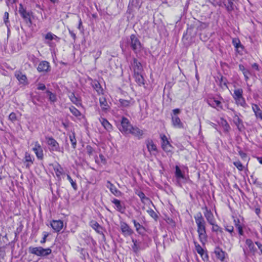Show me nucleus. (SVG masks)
Returning <instances> with one entry per match:
<instances>
[{"label":"nucleus","instance_id":"393cba45","mask_svg":"<svg viewBox=\"0 0 262 262\" xmlns=\"http://www.w3.org/2000/svg\"><path fill=\"white\" fill-rule=\"evenodd\" d=\"M133 222L135 227L136 228V231L140 234H144L145 232V228L135 220H133Z\"/></svg>","mask_w":262,"mask_h":262},{"label":"nucleus","instance_id":"864d4df0","mask_svg":"<svg viewBox=\"0 0 262 262\" xmlns=\"http://www.w3.org/2000/svg\"><path fill=\"white\" fill-rule=\"evenodd\" d=\"M255 245L257 246L258 250H259V255H262V243L259 242H256L255 243Z\"/></svg>","mask_w":262,"mask_h":262},{"label":"nucleus","instance_id":"bb28decb","mask_svg":"<svg viewBox=\"0 0 262 262\" xmlns=\"http://www.w3.org/2000/svg\"><path fill=\"white\" fill-rule=\"evenodd\" d=\"M53 169L54 172L56 174V177L58 179H60V176L62 174L63 172V169L62 167L61 166L60 164L57 163V164L55 165L53 167Z\"/></svg>","mask_w":262,"mask_h":262},{"label":"nucleus","instance_id":"0eeeda50","mask_svg":"<svg viewBox=\"0 0 262 262\" xmlns=\"http://www.w3.org/2000/svg\"><path fill=\"white\" fill-rule=\"evenodd\" d=\"M133 126L130 124L128 119L125 117H122L119 130L124 134H128Z\"/></svg>","mask_w":262,"mask_h":262},{"label":"nucleus","instance_id":"9d476101","mask_svg":"<svg viewBox=\"0 0 262 262\" xmlns=\"http://www.w3.org/2000/svg\"><path fill=\"white\" fill-rule=\"evenodd\" d=\"M18 12L26 22H31L30 12L27 11L21 4H19Z\"/></svg>","mask_w":262,"mask_h":262},{"label":"nucleus","instance_id":"8fccbe9b","mask_svg":"<svg viewBox=\"0 0 262 262\" xmlns=\"http://www.w3.org/2000/svg\"><path fill=\"white\" fill-rule=\"evenodd\" d=\"M239 70L242 72L243 75L251 74V73L249 71V70L246 69L243 64L239 65Z\"/></svg>","mask_w":262,"mask_h":262},{"label":"nucleus","instance_id":"20e7f679","mask_svg":"<svg viewBox=\"0 0 262 262\" xmlns=\"http://www.w3.org/2000/svg\"><path fill=\"white\" fill-rule=\"evenodd\" d=\"M45 139L50 151L63 152V149L60 147L59 143L53 137L46 136Z\"/></svg>","mask_w":262,"mask_h":262},{"label":"nucleus","instance_id":"7ed1b4c3","mask_svg":"<svg viewBox=\"0 0 262 262\" xmlns=\"http://www.w3.org/2000/svg\"><path fill=\"white\" fill-rule=\"evenodd\" d=\"M127 44L136 54L140 52L142 49L140 41L135 34H132L129 36V38L127 41Z\"/></svg>","mask_w":262,"mask_h":262},{"label":"nucleus","instance_id":"412c9836","mask_svg":"<svg viewBox=\"0 0 262 262\" xmlns=\"http://www.w3.org/2000/svg\"><path fill=\"white\" fill-rule=\"evenodd\" d=\"M232 43L234 47L235 48L236 51L237 52L239 53L244 50V47L243 45L241 44V41L238 38H233L232 40Z\"/></svg>","mask_w":262,"mask_h":262},{"label":"nucleus","instance_id":"6e6552de","mask_svg":"<svg viewBox=\"0 0 262 262\" xmlns=\"http://www.w3.org/2000/svg\"><path fill=\"white\" fill-rule=\"evenodd\" d=\"M160 136L162 149L167 153H171L172 146L168 140L167 137L165 135H161Z\"/></svg>","mask_w":262,"mask_h":262},{"label":"nucleus","instance_id":"e433bc0d","mask_svg":"<svg viewBox=\"0 0 262 262\" xmlns=\"http://www.w3.org/2000/svg\"><path fill=\"white\" fill-rule=\"evenodd\" d=\"M120 103L123 107H128L134 104V101L132 100H127L125 99H120Z\"/></svg>","mask_w":262,"mask_h":262},{"label":"nucleus","instance_id":"a211bd4d","mask_svg":"<svg viewBox=\"0 0 262 262\" xmlns=\"http://www.w3.org/2000/svg\"><path fill=\"white\" fill-rule=\"evenodd\" d=\"M214 254L217 259L221 261H224L227 253L220 248H216L214 250Z\"/></svg>","mask_w":262,"mask_h":262},{"label":"nucleus","instance_id":"58836bf2","mask_svg":"<svg viewBox=\"0 0 262 262\" xmlns=\"http://www.w3.org/2000/svg\"><path fill=\"white\" fill-rule=\"evenodd\" d=\"M93 86L98 94L102 93L103 89H102L100 83L98 82H94L93 84Z\"/></svg>","mask_w":262,"mask_h":262},{"label":"nucleus","instance_id":"dca6fc26","mask_svg":"<svg viewBox=\"0 0 262 262\" xmlns=\"http://www.w3.org/2000/svg\"><path fill=\"white\" fill-rule=\"evenodd\" d=\"M106 187L107 188L110 189L111 192L116 196H121L122 194L121 192L118 189H117V188L110 181H107Z\"/></svg>","mask_w":262,"mask_h":262},{"label":"nucleus","instance_id":"72a5a7b5","mask_svg":"<svg viewBox=\"0 0 262 262\" xmlns=\"http://www.w3.org/2000/svg\"><path fill=\"white\" fill-rule=\"evenodd\" d=\"M99 102H100V105L103 110H107L109 106L107 104V102L106 100V99L103 97H101L99 98Z\"/></svg>","mask_w":262,"mask_h":262},{"label":"nucleus","instance_id":"39448f33","mask_svg":"<svg viewBox=\"0 0 262 262\" xmlns=\"http://www.w3.org/2000/svg\"><path fill=\"white\" fill-rule=\"evenodd\" d=\"M29 252L38 256H46L51 254L52 250L50 248L44 249L41 247H30Z\"/></svg>","mask_w":262,"mask_h":262},{"label":"nucleus","instance_id":"4d7b16f0","mask_svg":"<svg viewBox=\"0 0 262 262\" xmlns=\"http://www.w3.org/2000/svg\"><path fill=\"white\" fill-rule=\"evenodd\" d=\"M8 19H9V13L7 12H6L5 13L4 16V21L5 24L7 26H8V23H9Z\"/></svg>","mask_w":262,"mask_h":262},{"label":"nucleus","instance_id":"f03ea898","mask_svg":"<svg viewBox=\"0 0 262 262\" xmlns=\"http://www.w3.org/2000/svg\"><path fill=\"white\" fill-rule=\"evenodd\" d=\"M232 97L235 104L237 106H241L245 108L248 107L246 100L243 97V90L242 89L238 88L234 90Z\"/></svg>","mask_w":262,"mask_h":262},{"label":"nucleus","instance_id":"a878e982","mask_svg":"<svg viewBox=\"0 0 262 262\" xmlns=\"http://www.w3.org/2000/svg\"><path fill=\"white\" fill-rule=\"evenodd\" d=\"M15 76L20 83L24 84L27 83V77L22 73L20 72H17L15 73Z\"/></svg>","mask_w":262,"mask_h":262},{"label":"nucleus","instance_id":"6ab92c4d","mask_svg":"<svg viewBox=\"0 0 262 262\" xmlns=\"http://www.w3.org/2000/svg\"><path fill=\"white\" fill-rule=\"evenodd\" d=\"M129 134H131L133 136L137 137L138 139H141L143 135V131L136 126H133L130 130Z\"/></svg>","mask_w":262,"mask_h":262},{"label":"nucleus","instance_id":"2eb2a0df","mask_svg":"<svg viewBox=\"0 0 262 262\" xmlns=\"http://www.w3.org/2000/svg\"><path fill=\"white\" fill-rule=\"evenodd\" d=\"M205 211L204 212V214L208 223L210 225L215 222V219L211 210H209L207 207H205Z\"/></svg>","mask_w":262,"mask_h":262},{"label":"nucleus","instance_id":"de8ad7c7","mask_svg":"<svg viewBox=\"0 0 262 262\" xmlns=\"http://www.w3.org/2000/svg\"><path fill=\"white\" fill-rule=\"evenodd\" d=\"M67 179L70 182L72 187L75 190H76L77 189V186L76 183L73 180L71 176L69 174L67 175Z\"/></svg>","mask_w":262,"mask_h":262},{"label":"nucleus","instance_id":"680f3d73","mask_svg":"<svg viewBox=\"0 0 262 262\" xmlns=\"http://www.w3.org/2000/svg\"><path fill=\"white\" fill-rule=\"evenodd\" d=\"M46 85L43 83H38L37 84V89L39 90H45L46 89Z\"/></svg>","mask_w":262,"mask_h":262},{"label":"nucleus","instance_id":"1a4fd4ad","mask_svg":"<svg viewBox=\"0 0 262 262\" xmlns=\"http://www.w3.org/2000/svg\"><path fill=\"white\" fill-rule=\"evenodd\" d=\"M34 147L32 150L35 152L37 158L39 160H42L43 158V150L38 141H35L33 143Z\"/></svg>","mask_w":262,"mask_h":262},{"label":"nucleus","instance_id":"2f4dec72","mask_svg":"<svg viewBox=\"0 0 262 262\" xmlns=\"http://www.w3.org/2000/svg\"><path fill=\"white\" fill-rule=\"evenodd\" d=\"M134 78L135 79L136 82H137L140 86L144 84V79L142 75V73L134 74Z\"/></svg>","mask_w":262,"mask_h":262},{"label":"nucleus","instance_id":"c85d7f7f","mask_svg":"<svg viewBox=\"0 0 262 262\" xmlns=\"http://www.w3.org/2000/svg\"><path fill=\"white\" fill-rule=\"evenodd\" d=\"M34 158L28 152L25 153V162H27L26 167L29 168L31 165L33 163Z\"/></svg>","mask_w":262,"mask_h":262},{"label":"nucleus","instance_id":"37998d69","mask_svg":"<svg viewBox=\"0 0 262 262\" xmlns=\"http://www.w3.org/2000/svg\"><path fill=\"white\" fill-rule=\"evenodd\" d=\"M224 227L225 230L228 232L231 236H233L235 234L234 232V227L233 226L226 225H225Z\"/></svg>","mask_w":262,"mask_h":262},{"label":"nucleus","instance_id":"c756f323","mask_svg":"<svg viewBox=\"0 0 262 262\" xmlns=\"http://www.w3.org/2000/svg\"><path fill=\"white\" fill-rule=\"evenodd\" d=\"M91 226L94 229L97 233H102V228L101 226L96 221H92L91 222Z\"/></svg>","mask_w":262,"mask_h":262},{"label":"nucleus","instance_id":"aec40b11","mask_svg":"<svg viewBox=\"0 0 262 262\" xmlns=\"http://www.w3.org/2000/svg\"><path fill=\"white\" fill-rule=\"evenodd\" d=\"M171 121L173 126L174 127L182 128L183 127V124L180 118L177 116H172Z\"/></svg>","mask_w":262,"mask_h":262},{"label":"nucleus","instance_id":"ea45409f","mask_svg":"<svg viewBox=\"0 0 262 262\" xmlns=\"http://www.w3.org/2000/svg\"><path fill=\"white\" fill-rule=\"evenodd\" d=\"M69 138H70V141L71 142L73 148L74 149L76 148V145H77V141L75 138V133H73L72 134H70L69 136Z\"/></svg>","mask_w":262,"mask_h":262},{"label":"nucleus","instance_id":"c03bdc74","mask_svg":"<svg viewBox=\"0 0 262 262\" xmlns=\"http://www.w3.org/2000/svg\"><path fill=\"white\" fill-rule=\"evenodd\" d=\"M70 111L71 113L75 117H79L81 115V113L74 106L70 107Z\"/></svg>","mask_w":262,"mask_h":262},{"label":"nucleus","instance_id":"4c0bfd02","mask_svg":"<svg viewBox=\"0 0 262 262\" xmlns=\"http://www.w3.org/2000/svg\"><path fill=\"white\" fill-rule=\"evenodd\" d=\"M46 93L49 97V101L52 103H54L57 101V97L55 94H54L49 90L46 91Z\"/></svg>","mask_w":262,"mask_h":262},{"label":"nucleus","instance_id":"cd10ccee","mask_svg":"<svg viewBox=\"0 0 262 262\" xmlns=\"http://www.w3.org/2000/svg\"><path fill=\"white\" fill-rule=\"evenodd\" d=\"M146 146L148 151L151 154L153 153L154 152H156L157 151L156 145L154 143L153 141L151 140L147 141Z\"/></svg>","mask_w":262,"mask_h":262},{"label":"nucleus","instance_id":"6e6d98bb","mask_svg":"<svg viewBox=\"0 0 262 262\" xmlns=\"http://www.w3.org/2000/svg\"><path fill=\"white\" fill-rule=\"evenodd\" d=\"M204 261H207L208 259V256L207 253L204 251L203 253L200 254Z\"/></svg>","mask_w":262,"mask_h":262},{"label":"nucleus","instance_id":"a18cd8bd","mask_svg":"<svg viewBox=\"0 0 262 262\" xmlns=\"http://www.w3.org/2000/svg\"><path fill=\"white\" fill-rule=\"evenodd\" d=\"M233 2L232 1H228V5H224L227 11L229 12H231L233 10Z\"/></svg>","mask_w":262,"mask_h":262},{"label":"nucleus","instance_id":"bf43d9fd","mask_svg":"<svg viewBox=\"0 0 262 262\" xmlns=\"http://www.w3.org/2000/svg\"><path fill=\"white\" fill-rule=\"evenodd\" d=\"M86 150L87 153L89 155H91L93 154L94 150H93V148L91 146H90V145L86 146Z\"/></svg>","mask_w":262,"mask_h":262},{"label":"nucleus","instance_id":"c9c22d12","mask_svg":"<svg viewBox=\"0 0 262 262\" xmlns=\"http://www.w3.org/2000/svg\"><path fill=\"white\" fill-rule=\"evenodd\" d=\"M45 38L47 40H55L57 41H59L60 40L59 37H58V36H57L56 35H55L51 32L47 33L45 36Z\"/></svg>","mask_w":262,"mask_h":262},{"label":"nucleus","instance_id":"423d86ee","mask_svg":"<svg viewBox=\"0 0 262 262\" xmlns=\"http://www.w3.org/2000/svg\"><path fill=\"white\" fill-rule=\"evenodd\" d=\"M246 249L244 248L243 251L245 255L247 256L249 254L255 255L257 252V249L255 247L254 243L251 239H247L245 242Z\"/></svg>","mask_w":262,"mask_h":262},{"label":"nucleus","instance_id":"4be33fe9","mask_svg":"<svg viewBox=\"0 0 262 262\" xmlns=\"http://www.w3.org/2000/svg\"><path fill=\"white\" fill-rule=\"evenodd\" d=\"M99 121L103 127L108 132H111L113 130V126L105 118H99Z\"/></svg>","mask_w":262,"mask_h":262},{"label":"nucleus","instance_id":"338daca9","mask_svg":"<svg viewBox=\"0 0 262 262\" xmlns=\"http://www.w3.org/2000/svg\"><path fill=\"white\" fill-rule=\"evenodd\" d=\"M172 112L173 114V116H177V114L180 113V110L179 108H176L173 110Z\"/></svg>","mask_w":262,"mask_h":262},{"label":"nucleus","instance_id":"4468645a","mask_svg":"<svg viewBox=\"0 0 262 262\" xmlns=\"http://www.w3.org/2000/svg\"><path fill=\"white\" fill-rule=\"evenodd\" d=\"M37 71L41 73H47L50 70V66L49 62L47 61H41L37 68Z\"/></svg>","mask_w":262,"mask_h":262},{"label":"nucleus","instance_id":"603ef678","mask_svg":"<svg viewBox=\"0 0 262 262\" xmlns=\"http://www.w3.org/2000/svg\"><path fill=\"white\" fill-rule=\"evenodd\" d=\"M9 119L12 122H15L17 120V116L15 113H11L9 116Z\"/></svg>","mask_w":262,"mask_h":262},{"label":"nucleus","instance_id":"774afa93","mask_svg":"<svg viewBox=\"0 0 262 262\" xmlns=\"http://www.w3.org/2000/svg\"><path fill=\"white\" fill-rule=\"evenodd\" d=\"M99 157L101 159V162L103 163H104L105 162V159L104 157L102 154H100L99 155Z\"/></svg>","mask_w":262,"mask_h":262},{"label":"nucleus","instance_id":"13d9d810","mask_svg":"<svg viewBox=\"0 0 262 262\" xmlns=\"http://www.w3.org/2000/svg\"><path fill=\"white\" fill-rule=\"evenodd\" d=\"M238 231V233L240 235H244V231L243 230V225L242 224L240 226H238L236 227Z\"/></svg>","mask_w":262,"mask_h":262},{"label":"nucleus","instance_id":"f704fd0d","mask_svg":"<svg viewBox=\"0 0 262 262\" xmlns=\"http://www.w3.org/2000/svg\"><path fill=\"white\" fill-rule=\"evenodd\" d=\"M212 226V231L216 233H222L223 232V229L216 224V222L210 224Z\"/></svg>","mask_w":262,"mask_h":262},{"label":"nucleus","instance_id":"ddd939ff","mask_svg":"<svg viewBox=\"0 0 262 262\" xmlns=\"http://www.w3.org/2000/svg\"><path fill=\"white\" fill-rule=\"evenodd\" d=\"M234 113V116L233 117V122L237 126L238 130H241L242 128L243 127V121L239 117V114H237L233 109L230 108Z\"/></svg>","mask_w":262,"mask_h":262},{"label":"nucleus","instance_id":"473e14b6","mask_svg":"<svg viewBox=\"0 0 262 262\" xmlns=\"http://www.w3.org/2000/svg\"><path fill=\"white\" fill-rule=\"evenodd\" d=\"M132 242L134 245L132 246V249L133 251L135 253H138L140 250V242L138 241L135 239L134 238L132 239Z\"/></svg>","mask_w":262,"mask_h":262},{"label":"nucleus","instance_id":"b1692460","mask_svg":"<svg viewBox=\"0 0 262 262\" xmlns=\"http://www.w3.org/2000/svg\"><path fill=\"white\" fill-rule=\"evenodd\" d=\"M252 108L256 117L262 120V110L260 107L257 104H253L252 105Z\"/></svg>","mask_w":262,"mask_h":262},{"label":"nucleus","instance_id":"9b49d317","mask_svg":"<svg viewBox=\"0 0 262 262\" xmlns=\"http://www.w3.org/2000/svg\"><path fill=\"white\" fill-rule=\"evenodd\" d=\"M120 226L121 231L125 236H130L134 232L133 230L130 228L128 225L124 222H121Z\"/></svg>","mask_w":262,"mask_h":262},{"label":"nucleus","instance_id":"3c124183","mask_svg":"<svg viewBox=\"0 0 262 262\" xmlns=\"http://www.w3.org/2000/svg\"><path fill=\"white\" fill-rule=\"evenodd\" d=\"M233 164L236 168L239 170L242 171L244 168V166L242 163L239 161H235L233 162Z\"/></svg>","mask_w":262,"mask_h":262},{"label":"nucleus","instance_id":"5fc2aeb1","mask_svg":"<svg viewBox=\"0 0 262 262\" xmlns=\"http://www.w3.org/2000/svg\"><path fill=\"white\" fill-rule=\"evenodd\" d=\"M43 238L40 241V243L41 244H44L46 243V238L47 237L49 236V233L47 232H43Z\"/></svg>","mask_w":262,"mask_h":262},{"label":"nucleus","instance_id":"f8f14e48","mask_svg":"<svg viewBox=\"0 0 262 262\" xmlns=\"http://www.w3.org/2000/svg\"><path fill=\"white\" fill-rule=\"evenodd\" d=\"M132 68L134 70V74L142 73L143 67L141 63L136 58L133 59V62L131 63Z\"/></svg>","mask_w":262,"mask_h":262},{"label":"nucleus","instance_id":"e2e57ef3","mask_svg":"<svg viewBox=\"0 0 262 262\" xmlns=\"http://www.w3.org/2000/svg\"><path fill=\"white\" fill-rule=\"evenodd\" d=\"M130 5L137 7L138 5V0H129V5Z\"/></svg>","mask_w":262,"mask_h":262},{"label":"nucleus","instance_id":"79ce46f5","mask_svg":"<svg viewBox=\"0 0 262 262\" xmlns=\"http://www.w3.org/2000/svg\"><path fill=\"white\" fill-rule=\"evenodd\" d=\"M136 194L139 196L141 202L144 204H145L146 202L149 200L148 198H147L144 193L142 191H139L138 192L136 193Z\"/></svg>","mask_w":262,"mask_h":262},{"label":"nucleus","instance_id":"69168bd1","mask_svg":"<svg viewBox=\"0 0 262 262\" xmlns=\"http://www.w3.org/2000/svg\"><path fill=\"white\" fill-rule=\"evenodd\" d=\"M29 59H30V60L32 61L33 62H35L37 61V59L33 55H30Z\"/></svg>","mask_w":262,"mask_h":262},{"label":"nucleus","instance_id":"09e8293b","mask_svg":"<svg viewBox=\"0 0 262 262\" xmlns=\"http://www.w3.org/2000/svg\"><path fill=\"white\" fill-rule=\"evenodd\" d=\"M209 104H210V105H211V106H212L213 107H219L221 108H222V105H221V101H220L219 100H214L212 102V104L209 103Z\"/></svg>","mask_w":262,"mask_h":262},{"label":"nucleus","instance_id":"7c9ffc66","mask_svg":"<svg viewBox=\"0 0 262 262\" xmlns=\"http://www.w3.org/2000/svg\"><path fill=\"white\" fill-rule=\"evenodd\" d=\"M69 97L71 101L76 105H78L80 104V100L79 99L76 97L74 93L73 92H70L69 93Z\"/></svg>","mask_w":262,"mask_h":262},{"label":"nucleus","instance_id":"f257e3e1","mask_svg":"<svg viewBox=\"0 0 262 262\" xmlns=\"http://www.w3.org/2000/svg\"><path fill=\"white\" fill-rule=\"evenodd\" d=\"M194 218L197 227L199 241L204 245L207 241L208 237L206 232V221L200 212H198L194 216Z\"/></svg>","mask_w":262,"mask_h":262},{"label":"nucleus","instance_id":"f3484780","mask_svg":"<svg viewBox=\"0 0 262 262\" xmlns=\"http://www.w3.org/2000/svg\"><path fill=\"white\" fill-rule=\"evenodd\" d=\"M51 226L56 232H59L63 228V223L61 220H53Z\"/></svg>","mask_w":262,"mask_h":262},{"label":"nucleus","instance_id":"a19ab883","mask_svg":"<svg viewBox=\"0 0 262 262\" xmlns=\"http://www.w3.org/2000/svg\"><path fill=\"white\" fill-rule=\"evenodd\" d=\"M175 175L177 179H184V175L178 166H176Z\"/></svg>","mask_w":262,"mask_h":262},{"label":"nucleus","instance_id":"49530a36","mask_svg":"<svg viewBox=\"0 0 262 262\" xmlns=\"http://www.w3.org/2000/svg\"><path fill=\"white\" fill-rule=\"evenodd\" d=\"M194 244L195 246V249L199 254H201V253L204 252L205 250L196 242L194 241Z\"/></svg>","mask_w":262,"mask_h":262},{"label":"nucleus","instance_id":"5701e85b","mask_svg":"<svg viewBox=\"0 0 262 262\" xmlns=\"http://www.w3.org/2000/svg\"><path fill=\"white\" fill-rule=\"evenodd\" d=\"M112 203L115 205L116 209L117 211L121 213H123L125 211V208L124 206L121 203L120 201L116 199H114L112 201Z\"/></svg>","mask_w":262,"mask_h":262},{"label":"nucleus","instance_id":"0e129e2a","mask_svg":"<svg viewBox=\"0 0 262 262\" xmlns=\"http://www.w3.org/2000/svg\"><path fill=\"white\" fill-rule=\"evenodd\" d=\"M233 221L235 227H237L238 225L240 226L241 225H242V224H241L239 220L238 219H234Z\"/></svg>","mask_w":262,"mask_h":262},{"label":"nucleus","instance_id":"052dcab7","mask_svg":"<svg viewBox=\"0 0 262 262\" xmlns=\"http://www.w3.org/2000/svg\"><path fill=\"white\" fill-rule=\"evenodd\" d=\"M101 54V50H97L95 52V54L94 55V57L95 58V60H97L98 58H99Z\"/></svg>","mask_w":262,"mask_h":262}]
</instances>
